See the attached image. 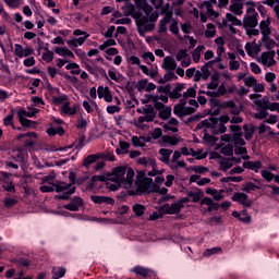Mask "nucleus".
Wrapping results in <instances>:
<instances>
[{"label": "nucleus", "mask_w": 279, "mask_h": 279, "mask_svg": "<svg viewBox=\"0 0 279 279\" xmlns=\"http://www.w3.org/2000/svg\"><path fill=\"white\" fill-rule=\"evenodd\" d=\"M145 121L147 123H149V121H154V114H149V116H142L137 119V128H143V123H145Z\"/></svg>", "instance_id": "55"}, {"label": "nucleus", "mask_w": 279, "mask_h": 279, "mask_svg": "<svg viewBox=\"0 0 279 279\" xmlns=\"http://www.w3.org/2000/svg\"><path fill=\"white\" fill-rule=\"evenodd\" d=\"M205 193H207V195H211V197H214V199H216V202H219V201L223 199V197H225L223 193H226V191L207 187L205 190Z\"/></svg>", "instance_id": "27"}, {"label": "nucleus", "mask_w": 279, "mask_h": 279, "mask_svg": "<svg viewBox=\"0 0 279 279\" xmlns=\"http://www.w3.org/2000/svg\"><path fill=\"white\" fill-rule=\"evenodd\" d=\"M199 199H202V194L199 192H189L187 193V197L186 198H182L181 202H183V204H186V202H199Z\"/></svg>", "instance_id": "35"}, {"label": "nucleus", "mask_w": 279, "mask_h": 279, "mask_svg": "<svg viewBox=\"0 0 279 279\" xmlns=\"http://www.w3.org/2000/svg\"><path fill=\"white\" fill-rule=\"evenodd\" d=\"M65 274H66V269H64L63 267H53L52 268V278L53 279L64 278Z\"/></svg>", "instance_id": "45"}, {"label": "nucleus", "mask_w": 279, "mask_h": 279, "mask_svg": "<svg viewBox=\"0 0 279 279\" xmlns=\"http://www.w3.org/2000/svg\"><path fill=\"white\" fill-rule=\"evenodd\" d=\"M233 202H238V204H242V206H251L252 202L247 198L245 193H235L232 196Z\"/></svg>", "instance_id": "24"}, {"label": "nucleus", "mask_w": 279, "mask_h": 279, "mask_svg": "<svg viewBox=\"0 0 279 279\" xmlns=\"http://www.w3.org/2000/svg\"><path fill=\"white\" fill-rule=\"evenodd\" d=\"M117 45V40L114 39H107L104 41L102 45L99 46L100 51H105V49H108V47H114Z\"/></svg>", "instance_id": "56"}, {"label": "nucleus", "mask_w": 279, "mask_h": 279, "mask_svg": "<svg viewBox=\"0 0 279 279\" xmlns=\"http://www.w3.org/2000/svg\"><path fill=\"white\" fill-rule=\"evenodd\" d=\"M228 58L230 60L229 66L231 71H239V66H241V63L239 61L234 60V53L229 52Z\"/></svg>", "instance_id": "43"}, {"label": "nucleus", "mask_w": 279, "mask_h": 279, "mask_svg": "<svg viewBox=\"0 0 279 279\" xmlns=\"http://www.w3.org/2000/svg\"><path fill=\"white\" fill-rule=\"evenodd\" d=\"M258 95L257 94H251L250 99L258 106L262 110L258 113H255L256 119H265L267 117V110L269 109V97H264L262 99H257Z\"/></svg>", "instance_id": "6"}, {"label": "nucleus", "mask_w": 279, "mask_h": 279, "mask_svg": "<svg viewBox=\"0 0 279 279\" xmlns=\"http://www.w3.org/2000/svg\"><path fill=\"white\" fill-rule=\"evenodd\" d=\"M108 76L110 80H112L113 82H123V74L117 72L116 70H109L108 71Z\"/></svg>", "instance_id": "44"}, {"label": "nucleus", "mask_w": 279, "mask_h": 279, "mask_svg": "<svg viewBox=\"0 0 279 279\" xmlns=\"http://www.w3.org/2000/svg\"><path fill=\"white\" fill-rule=\"evenodd\" d=\"M232 217H235V219H239V221H242V223H250L252 221V218L250 215H247V211L243 210L241 213L234 210L232 213Z\"/></svg>", "instance_id": "30"}, {"label": "nucleus", "mask_w": 279, "mask_h": 279, "mask_svg": "<svg viewBox=\"0 0 279 279\" xmlns=\"http://www.w3.org/2000/svg\"><path fill=\"white\" fill-rule=\"evenodd\" d=\"M275 56L276 51L264 52L259 58V62H262L264 66H274V64H276V60H274Z\"/></svg>", "instance_id": "20"}, {"label": "nucleus", "mask_w": 279, "mask_h": 279, "mask_svg": "<svg viewBox=\"0 0 279 279\" xmlns=\"http://www.w3.org/2000/svg\"><path fill=\"white\" fill-rule=\"evenodd\" d=\"M214 254H221V247H211L207 248L204 253L203 256L205 258H210V256H214Z\"/></svg>", "instance_id": "51"}, {"label": "nucleus", "mask_w": 279, "mask_h": 279, "mask_svg": "<svg viewBox=\"0 0 279 279\" xmlns=\"http://www.w3.org/2000/svg\"><path fill=\"white\" fill-rule=\"evenodd\" d=\"M232 167V159H223L220 161V169L222 171H228Z\"/></svg>", "instance_id": "59"}, {"label": "nucleus", "mask_w": 279, "mask_h": 279, "mask_svg": "<svg viewBox=\"0 0 279 279\" xmlns=\"http://www.w3.org/2000/svg\"><path fill=\"white\" fill-rule=\"evenodd\" d=\"M168 97L165 94H161L160 96H154V95H147L145 98L142 99L143 104H149L151 101L156 108H160V105L158 101H162L163 104H167Z\"/></svg>", "instance_id": "13"}, {"label": "nucleus", "mask_w": 279, "mask_h": 279, "mask_svg": "<svg viewBox=\"0 0 279 279\" xmlns=\"http://www.w3.org/2000/svg\"><path fill=\"white\" fill-rule=\"evenodd\" d=\"M43 60L45 62H52L53 61V52L51 50H47L46 52L43 53L41 56Z\"/></svg>", "instance_id": "64"}, {"label": "nucleus", "mask_w": 279, "mask_h": 279, "mask_svg": "<svg viewBox=\"0 0 279 279\" xmlns=\"http://www.w3.org/2000/svg\"><path fill=\"white\" fill-rule=\"evenodd\" d=\"M171 154H173V150L167 149V148H161L159 149V156L161 162H169V158H171Z\"/></svg>", "instance_id": "40"}, {"label": "nucleus", "mask_w": 279, "mask_h": 279, "mask_svg": "<svg viewBox=\"0 0 279 279\" xmlns=\"http://www.w3.org/2000/svg\"><path fill=\"white\" fill-rule=\"evenodd\" d=\"M178 120L175 118L170 119L166 124L162 125L166 132H178Z\"/></svg>", "instance_id": "33"}, {"label": "nucleus", "mask_w": 279, "mask_h": 279, "mask_svg": "<svg viewBox=\"0 0 279 279\" xmlns=\"http://www.w3.org/2000/svg\"><path fill=\"white\" fill-rule=\"evenodd\" d=\"M69 101V96L64 94H59L57 96H52V104L54 106H64Z\"/></svg>", "instance_id": "36"}, {"label": "nucleus", "mask_w": 279, "mask_h": 279, "mask_svg": "<svg viewBox=\"0 0 279 279\" xmlns=\"http://www.w3.org/2000/svg\"><path fill=\"white\" fill-rule=\"evenodd\" d=\"M245 50L247 56H250L251 58H256V56L260 53V46H258V44H256L255 41L247 43L245 45Z\"/></svg>", "instance_id": "22"}, {"label": "nucleus", "mask_w": 279, "mask_h": 279, "mask_svg": "<svg viewBox=\"0 0 279 279\" xmlns=\"http://www.w3.org/2000/svg\"><path fill=\"white\" fill-rule=\"evenodd\" d=\"M231 132H233L232 141L235 145L234 154L242 156L243 159L247 158L244 154H247V148L243 147L245 145V140L241 138V128L236 124L231 125Z\"/></svg>", "instance_id": "4"}, {"label": "nucleus", "mask_w": 279, "mask_h": 279, "mask_svg": "<svg viewBox=\"0 0 279 279\" xmlns=\"http://www.w3.org/2000/svg\"><path fill=\"white\" fill-rule=\"evenodd\" d=\"M77 105L71 107V102L69 100L61 106V114H68L69 117H73L77 112Z\"/></svg>", "instance_id": "25"}, {"label": "nucleus", "mask_w": 279, "mask_h": 279, "mask_svg": "<svg viewBox=\"0 0 279 279\" xmlns=\"http://www.w3.org/2000/svg\"><path fill=\"white\" fill-rule=\"evenodd\" d=\"M130 151V143L120 141L119 148L116 149V153L121 156V154H128Z\"/></svg>", "instance_id": "42"}, {"label": "nucleus", "mask_w": 279, "mask_h": 279, "mask_svg": "<svg viewBox=\"0 0 279 279\" xmlns=\"http://www.w3.org/2000/svg\"><path fill=\"white\" fill-rule=\"evenodd\" d=\"M14 53L16 58H27L34 53V49L32 47H22L21 44L14 45Z\"/></svg>", "instance_id": "16"}, {"label": "nucleus", "mask_w": 279, "mask_h": 279, "mask_svg": "<svg viewBox=\"0 0 279 279\" xmlns=\"http://www.w3.org/2000/svg\"><path fill=\"white\" fill-rule=\"evenodd\" d=\"M151 182L154 181L147 178V173H145V171H137L136 181H135V186H136L135 193H145V191H147Z\"/></svg>", "instance_id": "7"}, {"label": "nucleus", "mask_w": 279, "mask_h": 279, "mask_svg": "<svg viewBox=\"0 0 279 279\" xmlns=\"http://www.w3.org/2000/svg\"><path fill=\"white\" fill-rule=\"evenodd\" d=\"M256 77L254 76H247L244 78V84L245 86L252 87L254 88V86H256Z\"/></svg>", "instance_id": "63"}, {"label": "nucleus", "mask_w": 279, "mask_h": 279, "mask_svg": "<svg viewBox=\"0 0 279 279\" xmlns=\"http://www.w3.org/2000/svg\"><path fill=\"white\" fill-rule=\"evenodd\" d=\"M53 51L54 53H57V56H60L61 58H75L73 51H71V49L66 47H56Z\"/></svg>", "instance_id": "26"}, {"label": "nucleus", "mask_w": 279, "mask_h": 279, "mask_svg": "<svg viewBox=\"0 0 279 279\" xmlns=\"http://www.w3.org/2000/svg\"><path fill=\"white\" fill-rule=\"evenodd\" d=\"M170 32L174 36L178 35L179 28H178V21H175L173 17L170 20Z\"/></svg>", "instance_id": "62"}, {"label": "nucleus", "mask_w": 279, "mask_h": 279, "mask_svg": "<svg viewBox=\"0 0 279 279\" xmlns=\"http://www.w3.org/2000/svg\"><path fill=\"white\" fill-rule=\"evenodd\" d=\"M230 121V117L227 114L220 116L219 118H209L198 123V130H204L205 140L208 138V132L211 134H223L228 130L226 123Z\"/></svg>", "instance_id": "2"}, {"label": "nucleus", "mask_w": 279, "mask_h": 279, "mask_svg": "<svg viewBox=\"0 0 279 279\" xmlns=\"http://www.w3.org/2000/svg\"><path fill=\"white\" fill-rule=\"evenodd\" d=\"M47 134L49 136H56V134H59L60 136H62V134H64V129L62 128H53L52 125H49V128L47 129Z\"/></svg>", "instance_id": "50"}, {"label": "nucleus", "mask_w": 279, "mask_h": 279, "mask_svg": "<svg viewBox=\"0 0 279 279\" xmlns=\"http://www.w3.org/2000/svg\"><path fill=\"white\" fill-rule=\"evenodd\" d=\"M193 108H189L180 104L174 106L173 112L177 117H186L189 114H193Z\"/></svg>", "instance_id": "21"}, {"label": "nucleus", "mask_w": 279, "mask_h": 279, "mask_svg": "<svg viewBox=\"0 0 279 279\" xmlns=\"http://www.w3.org/2000/svg\"><path fill=\"white\" fill-rule=\"evenodd\" d=\"M207 88L208 92H206V95H209L210 97H221V95H226V84L219 82V75L211 77V82L207 85Z\"/></svg>", "instance_id": "5"}, {"label": "nucleus", "mask_w": 279, "mask_h": 279, "mask_svg": "<svg viewBox=\"0 0 279 279\" xmlns=\"http://www.w3.org/2000/svg\"><path fill=\"white\" fill-rule=\"evenodd\" d=\"M178 62H181V66L185 69L191 66V57L189 56V50L182 49L177 53Z\"/></svg>", "instance_id": "18"}, {"label": "nucleus", "mask_w": 279, "mask_h": 279, "mask_svg": "<svg viewBox=\"0 0 279 279\" xmlns=\"http://www.w3.org/2000/svg\"><path fill=\"white\" fill-rule=\"evenodd\" d=\"M88 36L90 35H85L83 37H78V38H72L70 40H68V45L69 47L72 48H77V47H82L84 45V43H86V39L88 38Z\"/></svg>", "instance_id": "29"}, {"label": "nucleus", "mask_w": 279, "mask_h": 279, "mask_svg": "<svg viewBox=\"0 0 279 279\" xmlns=\"http://www.w3.org/2000/svg\"><path fill=\"white\" fill-rule=\"evenodd\" d=\"M243 167L245 169H251V171H255V173H258V171L263 169V163L260 161H245Z\"/></svg>", "instance_id": "31"}, {"label": "nucleus", "mask_w": 279, "mask_h": 279, "mask_svg": "<svg viewBox=\"0 0 279 279\" xmlns=\"http://www.w3.org/2000/svg\"><path fill=\"white\" fill-rule=\"evenodd\" d=\"M159 117H160V119H163V120L169 119L171 117V108L166 107V108L160 109Z\"/></svg>", "instance_id": "57"}, {"label": "nucleus", "mask_w": 279, "mask_h": 279, "mask_svg": "<svg viewBox=\"0 0 279 279\" xmlns=\"http://www.w3.org/2000/svg\"><path fill=\"white\" fill-rule=\"evenodd\" d=\"M158 21V13L151 14L145 12V15H141L136 19L137 32L140 35L145 36V32H151L154 29V23Z\"/></svg>", "instance_id": "3"}, {"label": "nucleus", "mask_w": 279, "mask_h": 279, "mask_svg": "<svg viewBox=\"0 0 279 279\" xmlns=\"http://www.w3.org/2000/svg\"><path fill=\"white\" fill-rule=\"evenodd\" d=\"M150 138H145L143 136L138 137V136H133L132 137V143L134 145V147H145L146 143H149Z\"/></svg>", "instance_id": "39"}, {"label": "nucleus", "mask_w": 279, "mask_h": 279, "mask_svg": "<svg viewBox=\"0 0 279 279\" xmlns=\"http://www.w3.org/2000/svg\"><path fill=\"white\" fill-rule=\"evenodd\" d=\"M80 207H82V198H75L73 203L63 206L65 210H71L72 213H76V210H80Z\"/></svg>", "instance_id": "37"}, {"label": "nucleus", "mask_w": 279, "mask_h": 279, "mask_svg": "<svg viewBox=\"0 0 279 279\" xmlns=\"http://www.w3.org/2000/svg\"><path fill=\"white\" fill-rule=\"evenodd\" d=\"M97 158H99V156L97 155H89L88 157H86L84 160H83V167H90V165H93L94 162H97Z\"/></svg>", "instance_id": "53"}, {"label": "nucleus", "mask_w": 279, "mask_h": 279, "mask_svg": "<svg viewBox=\"0 0 279 279\" xmlns=\"http://www.w3.org/2000/svg\"><path fill=\"white\" fill-rule=\"evenodd\" d=\"M133 274L136 276H141L142 278H154L156 276V271L145 268L143 266H135L132 268Z\"/></svg>", "instance_id": "15"}, {"label": "nucleus", "mask_w": 279, "mask_h": 279, "mask_svg": "<svg viewBox=\"0 0 279 279\" xmlns=\"http://www.w3.org/2000/svg\"><path fill=\"white\" fill-rule=\"evenodd\" d=\"M133 211L137 217H141L142 215H145V206L141 204H135L133 206Z\"/></svg>", "instance_id": "58"}, {"label": "nucleus", "mask_w": 279, "mask_h": 279, "mask_svg": "<svg viewBox=\"0 0 279 279\" xmlns=\"http://www.w3.org/2000/svg\"><path fill=\"white\" fill-rule=\"evenodd\" d=\"M162 143H166L167 145H178V143H180V140L178 138V136H169L166 135L161 138Z\"/></svg>", "instance_id": "49"}, {"label": "nucleus", "mask_w": 279, "mask_h": 279, "mask_svg": "<svg viewBox=\"0 0 279 279\" xmlns=\"http://www.w3.org/2000/svg\"><path fill=\"white\" fill-rule=\"evenodd\" d=\"M182 208H184V203L182 202V199H180L173 204H165L163 206H161L160 210L165 215H178V213L182 210Z\"/></svg>", "instance_id": "9"}, {"label": "nucleus", "mask_w": 279, "mask_h": 279, "mask_svg": "<svg viewBox=\"0 0 279 279\" xmlns=\"http://www.w3.org/2000/svg\"><path fill=\"white\" fill-rule=\"evenodd\" d=\"M230 10L233 12V14L241 15L243 14V4L241 2H233L230 5Z\"/></svg>", "instance_id": "48"}, {"label": "nucleus", "mask_w": 279, "mask_h": 279, "mask_svg": "<svg viewBox=\"0 0 279 279\" xmlns=\"http://www.w3.org/2000/svg\"><path fill=\"white\" fill-rule=\"evenodd\" d=\"M90 199L94 204H107L109 206L114 204V198L108 196L92 195Z\"/></svg>", "instance_id": "23"}, {"label": "nucleus", "mask_w": 279, "mask_h": 279, "mask_svg": "<svg viewBox=\"0 0 279 279\" xmlns=\"http://www.w3.org/2000/svg\"><path fill=\"white\" fill-rule=\"evenodd\" d=\"M17 117L23 128H36L37 123L26 118L27 111L25 109L21 108L20 110H17Z\"/></svg>", "instance_id": "12"}, {"label": "nucleus", "mask_w": 279, "mask_h": 279, "mask_svg": "<svg viewBox=\"0 0 279 279\" xmlns=\"http://www.w3.org/2000/svg\"><path fill=\"white\" fill-rule=\"evenodd\" d=\"M3 2L8 8H11V10H17V8L23 5V0H3Z\"/></svg>", "instance_id": "46"}, {"label": "nucleus", "mask_w": 279, "mask_h": 279, "mask_svg": "<svg viewBox=\"0 0 279 279\" xmlns=\"http://www.w3.org/2000/svg\"><path fill=\"white\" fill-rule=\"evenodd\" d=\"M177 66L178 63H175V59L172 57H166L163 59V69H166V71H175Z\"/></svg>", "instance_id": "32"}, {"label": "nucleus", "mask_w": 279, "mask_h": 279, "mask_svg": "<svg viewBox=\"0 0 279 279\" xmlns=\"http://www.w3.org/2000/svg\"><path fill=\"white\" fill-rule=\"evenodd\" d=\"M171 13H167L162 20H160L159 22V33L163 34L165 32H167V25H169V23H171Z\"/></svg>", "instance_id": "34"}, {"label": "nucleus", "mask_w": 279, "mask_h": 279, "mask_svg": "<svg viewBox=\"0 0 279 279\" xmlns=\"http://www.w3.org/2000/svg\"><path fill=\"white\" fill-rule=\"evenodd\" d=\"M233 151L234 149L232 148L231 143L221 148V154H223V156H232Z\"/></svg>", "instance_id": "60"}, {"label": "nucleus", "mask_w": 279, "mask_h": 279, "mask_svg": "<svg viewBox=\"0 0 279 279\" xmlns=\"http://www.w3.org/2000/svg\"><path fill=\"white\" fill-rule=\"evenodd\" d=\"M134 186V170L128 167H117L108 177V191H119V189H132Z\"/></svg>", "instance_id": "1"}, {"label": "nucleus", "mask_w": 279, "mask_h": 279, "mask_svg": "<svg viewBox=\"0 0 279 279\" xmlns=\"http://www.w3.org/2000/svg\"><path fill=\"white\" fill-rule=\"evenodd\" d=\"M201 22L202 23H206V21H208V16H206V14H208L209 16H217V14H215V10H213V4H210V2L205 1L202 5H201Z\"/></svg>", "instance_id": "11"}, {"label": "nucleus", "mask_w": 279, "mask_h": 279, "mask_svg": "<svg viewBox=\"0 0 279 279\" xmlns=\"http://www.w3.org/2000/svg\"><path fill=\"white\" fill-rule=\"evenodd\" d=\"M66 71H71L72 75H80L82 73V69H80V64L72 62L65 65Z\"/></svg>", "instance_id": "41"}, {"label": "nucleus", "mask_w": 279, "mask_h": 279, "mask_svg": "<svg viewBox=\"0 0 279 279\" xmlns=\"http://www.w3.org/2000/svg\"><path fill=\"white\" fill-rule=\"evenodd\" d=\"M217 34V28L213 24H207V28L205 31L206 38H213Z\"/></svg>", "instance_id": "54"}, {"label": "nucleus", "mask_w": 279, "mask_h": 279, "mask_svg": "<svg viewBox=\"0 0 279 279\" xmlns=\"http://www.w3.org/2000/svg\"><path fill=\"white\" fill-rule=\"evenodd\" d=\"M206 49L205 46H198L192 53V58L194 62H199V59L202 58V52Z\"/></svg>", "instance_id": "47"}, {"label": "nucleus", "mask_w": 279, "mask_h": 279, "mask_svg": "<svg viewBox=\"0 0 279 279\" xmlns=\"http://www.w3.org/2000/svg\"><path fill=\"white\" fill-rule=\"evenodd\" d=\"M98 99H104L107 104H112V92L110 87L98 86L97 88Z\"/></svg>", "instance_id": "14"}, {"label": "nucleus", "mask_w": 279, "mask_h": 279, "mask_svg": "<svg viewBox=\"0 0 279 279\" xmlns=\"http://www.w3.org/2000/svg\"><path fill=\"white\" fill-rule=\"evenodd\" d=\"M190 182H195L196 184H198V186H205V184L210 183V179H208V178H199V175L193 174L190 178Z\"/></svg>", "instance_id": "38"}, {"label": "nucleus", "mask_w": 279, "mask_h": 279, "mask_svg": "<svg viewBox=\"0 0 279 279\" xmlns=\"http://www.w3.org/2000/svg\"><path fill=\"white\" fill-rule=\"evenodd\" d=\"M271 21H269V16L264 17V20L259 23V28L263 36H269L271 34V28L269 27Z\"/></svg>", "instance_id": "28"}, {"label": "nucleus", "mask_w": 279, "mask_h": 279, "mask_svg": "<svg viewBox=\"0 0 279 279\" xmlns=\"http://www.w3.org/2000/svg\"><path fill=\"white\" fill-rule=\"evenodd\" d=\"M137 163L138 165H144V167H151V171L147 172V175L149 178H154L156 175H158V170H156V159L151 158V157H142L137 159Z\"/></svg>", "instance_id": "10"}, {"label": "nucleus", "mask_w": 279, "mask_h": 279, "mask_svg": "<svg viewBox=\"0 0 279 279\" xmlns=\"http://www.w3.org/2000/svg\"><path fill=\"white\" fill-rule=\"evenodd\" d=\"M232 25H241V21L236 19L231 13H227L226 20L222 21L221 27H229L230 32H235L234 27Z\"/></svg>", "instance_id": "17"}, {"label": "nucleus", "mask_w": 279, "mask_h": 279, "mask_svg": "<svg viewBox=\"0 0 279 279\" xmlns=\"http://www.w3.org/2000/svg\"><path fill=\"white\" fill-rule=\"evenodd\" d=\"M211 63H207L206 65H204L202 69H201V77L203 80H207V77L210 75V71L208 70V66H211L210 65Z\"/></svg>", "instance_id": "61"}, {"label": "nucleus", "mask_w": 279, "mask_h": 279, "mask_svg": "<svg viewBox=\"0 0 279 279\" xmlns=\"http://www.w3.org/2000/svg\"><path fill=\"white\" fill-rule=\"evenodd\" d=\"M257 25H258V20L256 15H246L244 17V27H246V34L248 36H258L259 31L254 28Z\"/></svg>", "instance_id": "8"}, {"label": "nucleus", "mask_w": 279, "mask_h": 279, "mask_svg": "<svg viewBox=\"0 0 279 279\" xmlns=\"http://www.w3.org/2000/svg\"><path fill=\"white\" fill-rule=\"evenodd\" d=\"M57 193H66V195H73L75 193V185L66 184L65 182H59L54 186Z\"/></svg>", "instance_id": "19"}, {"label": "nucleus", "mask_w": 279, "mask_h": 279, "mask_svg": "<svg viewBox=\"0 0 279 279\" xmlns=\"http://www.w3.org/2000/svg\"><path fill=\"white\" fill-rule=\"evenodd\" d=\"M83 108H84V110H86V112L90 113L95 110V108H97V102L84 100Z\"/></svg>", "instance_id": "52"}]
</instances>
